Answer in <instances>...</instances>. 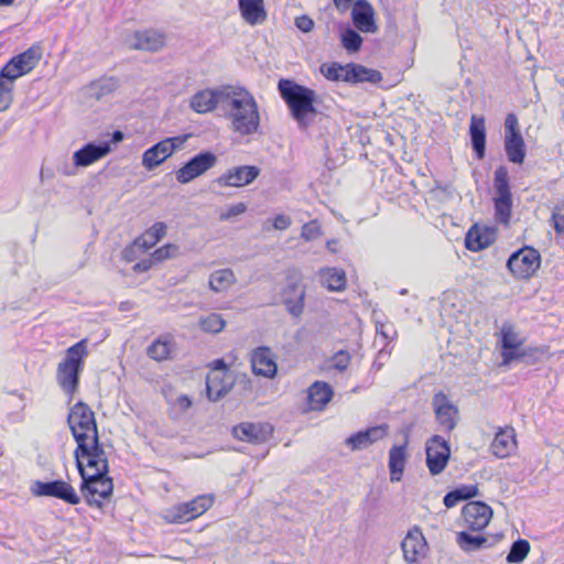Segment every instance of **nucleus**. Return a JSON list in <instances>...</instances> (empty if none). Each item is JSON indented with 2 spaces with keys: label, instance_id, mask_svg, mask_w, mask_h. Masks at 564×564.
Returning a JSON list of instances; mask_svg holds the SVG:
<instances>
[{
  "label": "nucleus",
  "instance_id": "f257e3e1",
  "mask_svg": "<svg viewBox=\"0 0 564 564\" xmlns=\"http://www.w3.org/2000/svg\"><path fill=\"white\" fill-rule=\"evenodd\" d=\"M278 89L297 127L306 130L317 113L315 90L285 78L279 80Z\"/></svg>",
  "mask_w": 564,
  "mask_h": 564
},
{
  "label": "nucleus",
  "instance_id": "f03ea898",
  "mask_svg": "<svg viewBox=\"0 0 564 564\" xmlns=\"http://www.w3.org/2000/svg\"><path fill=\"white\" fill-rule=\"evenodd\" d=\"M87 355V340L82 339L66 350L64 360L58 364L56 379L65 393L73 395L77 391Z\"/></svg>",
  "mask_w": 564,
  "mask_h": 564
},
{
  "label": "nucleus",
  "instance_id": "7ed1b4c3",
  "mask_svg": "<svg viewBox=\"0 0 564 564\" xmlns=\"http://www.w3.org/2000/svg\"><path fill=\"white\" fill-rule=\"evenodd\" d=\"M77 447L74 452L76 467L79 466L94 468V473H109V463L102 444L98 435H93L91 440L84 441L83 436L75 435Z\"/></svg>",
  "mask_w": 564,
  "mask_h": 564
},
{
  "label": "nucleus",
  "instance_id": "20e7f679",
  "mask_svg": "<svg viewBox=\"0 0 564 564\" xmlns=\"http://www.w3.org/2000/svg\"><path fill=\"white\" fill-rule=\"evenodd\" d=\"M79 475L82 478L80 492L87 505L100 509L104 505L101 499H107L112 495V478L108 476V473L89 474L82 466H79Z\"/></svg>",
  "mask_w": 564,
  "mask_h": 564
},
{
  "label": "nucleus",
  "instance_id": "39448f33",
  "mask_svg": "<svg viewBox=\"0 0 564 564\" xmlns=\"http://www.w3.org/2000/svg\"><path fill=\"white\" fill-rule=\"evenodd\" d=\"M245 100L241 107L235 108L229 116L231 118V128L240 135H250L258 131L260 126V115L257 102L251 94H245Z\"/></svg>",
  "mask_w": 564,
  "mask_h": 564
},
{
  "label": "nucleus",
  "instance_id": "423d86ee",
  "mask_svg": "<svg viewBox=\"0 0 564 564\" xmlns=\"http://www.w3.org/2000/svg\"><path fill=\"white\" fill-rule=\"evenodd\" d=\"M494 186L496 197L494 198L496 218L499 223L507 225L512 213V194L509 184V172L503 165L495 171Z\"/></svg>",
  "mask_w": 564,
  "mask_h": 564
},
{
  "label": "nucleus",
  "instance_id": "0eeeda50",
  "mask_svg": "<svg viewBox=\"0 0 564 564\" xmlns=\"http://www.w3.org/2000/svg\"><path fill=\"white\" fill-rule=\"evenodd\" d=\"M541 264V256L538 250L532 247H523L509 257L507 268L510 272L521 280L530 279Z\"/></svg>",
  "mask_w": 564,
  "mask_h": 564
},
{
  "label": "nucleus",
  "instance_id": "6e6552de",
  "mask_svg": "<svg viewBox=\"0 0 564 564\" xmlns=\"http://www.w3.org/2000/svg\"><path fill=\"white\" fill-rule=\"evenodd\" d=\"M217 162L218 158L215 153L202 151L175 171V178L180 184H187L212 170Z\"/></svg>",
  "mask_w": 564,
  "mask_h": 564
},
{
  "label": "nucleus",
  "instance_id": "1a4fd4ad",
  "mask_svg": "<svg viewBox=\"0 0 564 564\" xmlns=\"http://www.w3.org/2000/svg\"><path fill=\"white\" fill-rule=\"evenodd\" d=\"M67 423L74 437L75 435H80L84 441H87L89 440V432H93V435H98L95 414L84 402L79 401L72 406L67 416Z\"/></svg>",
  "mask_w": 564,
  "mask_h": 564
},
{
  "label": "nucleus",
  "instance_id": "9d476101",
  "mask_svg": "<svg viewBox=\"0 0 564 564\" xmlns=\"http://www.w3.org/2000/svg\"><path fill=\"white\" fill-rule=\"evenodd\" d=\"M214 503L213 495H202L188 502L180 503L167 511L165 518L173 523L188 522L205 513Z\"/></svg>",
  "mask_w": 564,
  "mask_h": 564
},
{
  "label": "nucleus",
  "instance_id": "9b49d317",
  "mask_svg": "<svg viewBox=\"0 0 564 564\" xmlns=\"http://www.w3.org/2000/svg\"><path fill=\"white\" fill-rule=\"evenodd\" d=\"M500 335L502 359L505 364H509L512 360H520L525 359L527 357H533L535 354L540 352V350L536 348L520 349L522 340L520 339L519 335L514 332V326L509 322L502 324Z\"/></svg>",
  "mask_w": 564,
  "mask_h": 564
},
{
  "label": "nucleus",
  "instance_id": "f8f14e48",
  "mask_svg": "<svg viewBox=\"0 0 564 564\" xmlns=\"http://www.w3.org/2000/svg\"><path fill=\"white\" fill-rule=\"evenodd\" d=\"M31 491L36 497H53L73 506L80 502V497L76 494L74 487L62 479L52 481L35 480L32 482Z\"/></svg>",
  "mask_w": 564,
  "mask_h": 564
},
{
  "label": "nucleus",
  "instance_id": "ddd939ff",
  "mask_svg": "<svg viewBox=\"0 0 564 564\" xmlns=\"http://www.w3.org/2000/svg\"><path fill=\"white\" fill-rule=\"evenodd\" d=\"M426 466L432 476L440 475L451 457L448 442L441 435H433L425 443Z\"/></svg>",
  "mask_w": 564,
  "mask_h": 564
},
{
  "label": "nucleus",
  "instance_id": "4468645a",
  "mask_svg": "<svg viewBox=\"0 0 564 564\" xmlns=\"http://www.w3.org/2000/svg\"><path fill=\"white\" fill-rule=\"evenodd\" d=\"M187 139V135L166 138L148 150L142 155L143 166L151 171L162 164L178 149Z\"/></svg>",
  "mask_w": 564,
  "mask_h": 564
},
{
  "label": "nucleus",
  "instance_id": "2eb2a0df",
  "mask_svg": "<svg viewBox=\"0 0 564 564\" xmlns=\"http://www.w3.org/2000/svg\"><path fill=\"white\" fill-rule=\"evenodd\" d=\"M305 285L301 279L288 275L286 283L281 291L282 303L293 317H300L304 311Z\"/></svg>",
  "mask_w": 564,
  "mask_h": 564
},
{
  "label": "nucleus",
  "instance_id": "dca6fc26",
  "mask_svg": "<svg viewBox=\"0 0 564 564\" xmlns=\"http://www.w3.org/2000/svg\"><path fill=\"white\" fill-rule=\"evenodd\" d=\"M432 406L438 425L444 432L451 433L458 423V408L453 404L448 397L442 391L434 393Z\"/></svg>",
  "mask_w": 564,
  "mask_h": 564
},
{
  "label": "nucleus",
  "instance_id": "f3484780",
  "mask_svg": "<svg viewBox=\"0 0 564 564\" xmlns=\"http://www.w3.org/2000/svg\"><path fill=\"white\" fill-rule=\"evenodd\" d=\"M462 516L470 531H480L488 525L492 510L482 501H469L463 507Z\"/></svg>",
  "mask_w": 564,
  "mask_h": 564
},
{
  "label": "nucleus",
  "instance_id": "a211bd4d",
  "mask_svg": "<svg viewBox=\"0 0 564 564\" xmlns=\"http://www.w3.org/2000/svg\"><path fill=\"white\" fill-rule=\"evenodd\" d=\"M260 174V169L254 165H240L229 169L214 180L219 186L241 187L252 183Z\"/></svg>",
  "mask_w": 564,
  "mask_h": 564
},
{
  "label": "nucleus",
  "instance_id": "6ab92c4d",
  "mask_svg": "<svg viewBox=\"0 0 564 564\" xmlns=\"http://www.w3.org/2000/svg\"><path fill=\"white\" fill-rule=\"evenodd\" d=\"M235 376L231 371H210L206 378L207 398L216 402L224 398L232 388Z\"/></svg>",
  "mask_w": 564,
  "mask_h": 564
},
{
  "label": "nucleus",
  "instance_id": "aec40b11",
  "mask_svg": "<svg viewBox=\"0 0 564 564\" xmlns=\"http://www.w3.org/2000/svg\"><path fill=\"white\" fill-rule=\"evenodd\" d=\"M351 21L355 28L364 33H376L378 25L375 9L367 0H356L351 9Z\"/></svg>",
  "mask_w": 564,
  "mask_h": 564
},
{
  "label": "nucleus",
  "instance_id": "412c9836",
  "mask_svg": "<svg viewBox=\"0 0 564 564\" xmlns=\"http://www.w3.org/2000/svg\"><path fill=\"white\" fill-rule=\"evenodd\" d=\"M111 151L110 142H88L73 154V163L77 167H86L99 161Z\"/></svg>",
  "mask_w": 564,
  "mask_h": 564
},
{
  "label": "nucleus",
  "instance_id": "4be33fe9",
  "mask_svg": "<svg viewBox=\"0 0 564 564\" xmlns=\"http://www.w3.org/2000/svg\"><path fill=\"white\" fill-rule=\"evenodd\" d=\"M388 435V425L380 424L359 431L346 438L345 443L351 451H361Z\"/></svg>",
  "mask_w": 564,
  "mask_h": 564
},
{
  "label": "nucleus",
  "instance_id": "5701e85b",
  "mask_svg": "<svg viewBox=\"0 0 564 564\" xmlns=\"http://www.w3.org/2000/svg\"><path fill=\"white\" fill-rule=\"evenodd\" d=\"M271 432L272 427L270 424L251 422L240 423L232 429L235 438L254 444L265 442Z\"/></svg>",
  "mask_w": 564,
  "mask_h": 564
},
{
  "label": "nucleus",
  "instance_id": "b1692460",
  "mask_svg": "<svg viewBox=\"0 0 564 564\" xmlns=\"http://www.w3.org/2000/svg\"><path fill=\"white\" fill-rule=\"evenodd\" d=\"M426 541L419 528L410 530L401 543L404 560L412 564L425 554Z\"/></svg>",
  "mask_w": 564,
  "mask_h": 564
},
{
  "label": "nucleus",
  "instance_id": "393cba45",
  "mask_svg": "<svg viewBox=\"0 0 564 564\" xmlns=\"http://www.w3.org/2000/svg\"><path fill=\"white\" fill-rule=\"evenodd\" d=\"M251 365L253 372L264 378H273L278 371L273 355L268 347H258L253 350Z\"/></svg>",
  "mask_w": 564,
  "mask_h": 564
},
{
  "label": "nucleus",
  "instance_id": "a878e982",
  "mask_svg": "<svg viewBox=\"0 0 564 564\" xmlns=\"http://www.w3.org/2000/svg\"><path fill=\"white\" fill-rule=\"evenodd\" d=\"M517 447L516 432L512 427L499 429L491 442L490 449L496 457H508Z\"/></svg>",
  "mask_w": 564,
  "mask_h": 564
},
{
  "label": "nucleus",
  "instance_id": "bb28decb",
  "mask_svg": "<svg viewBox=\"0 0 564 564\" xmlns=\"http://www.w3.org/2000/svg\"><path fill=\"white\" fill-rule=\"evenodd\" d=\"M496 239V232L491 228H479L474 225L465 237V246L470 251H480L489 247Z\"/></svg>",
  "mask_w": 564,
  "mask_h": 564
},
{
  "label": "nucleus",
  "instance_id": "cd10ccee",
  "mask_svg": "<svg viewBox=\"0 0 564 564\" xmlns=\"http://www.w3.org/2000/svg\"><path fill=\"white\" fill-rule=\"evenodd\" d=\"M469 135L471 148L477 159H484L486 154V124L484 117L471 116Z\"/></svg>",
  "mask_w": 564,
  "mask_h": 564
},
{
  "label": "nucleus",
  "instance_id": "c85d7f7f",
  "mask_svg": "<svg viewBox=\"0 0 564 564\" xmlns=\"http://www.w3.org/2000/svg\"><path fill=\"white\" fill-rule=\"evenodd\" d=\"M334 390L330 384L324 381H315L307 390L310 408L313 411H321L332 400Z\"/></svg>",
  "mask_w": 564,
  "mask_h": 564
},
{
  "label": "nucleus",
  "instance_id": "c756f323",
  "mask_svg": "<svg viewBox=\"0 0 564 564\" xmlns=\"http://www.w3.org/2000/svg\"><path fill=\"white\" fill-rule=\"evenodd\" d=\"M382 80V74L361 64L349 63L345 75V82L350 84L371 83L378 84Z\"/></svg>",
  "mask_w": 564,
  "mask_h": 564
},
{
  "label": "nucleus",
  "instance_id": "7c9ffc66",
  "mask_svg": "<svg viewBox=\"0 0 564 564\" xmlns=\"http://www.w3.org/2000/svg\"><path fill=\"white\" fill-rule=\"evenodd\" d=\"M245 94H250L243 88H232L225 87L221 89L215 90V100L216 107L220 106L223 108L229 109L231 112L235 108L241 107L242 101L245 100Z\"/></svg>",
  "mask_w": 564,
  "mask_h": 564
},
{
  "label": "nucleus",
  "instance_id": "2f4dec72",
  "mask_svg": "<svg viewBox=\"0 0 564 564\" xmlns=\"http://www.w3.org/2000/svg\"><path fill=\"white\" fill-rule=\"evenodd\" d=\"M165 44L162 33L154 30L138 31L134 33L133 47L135 50L156 52Z\"/></svg>",
  "mask_w": 564,
  "mask_h": 564
},
{
  "label": "nucleus",
  "instance_id": "473e14b6",
  "mask_svg": "<svg viewBox=\"0 0 564 564\" xmlns=\"http://www.w3.org/2000/svg\"><path fill=\"white\" fill-rule=\"evenodd\" d=\"M241 17L251 25H257L267 19L263 0H238Z\"/></svg>",
  "mask_w": 564,
  "mask_h": 564
},
{
  "label": "nucleus",
  "instance_id": "72a5a7b5",
  "mask_svg": "<svg viewBox=\"0 0 564 564\" xmlns=\"http://www.w3.org/2000/svg\"><path fill=\"white\" fill-rule=\"evenodd\" d=\"M406 444L394 445L389 452V470L392 482L401 480L406 462Z\"/></svg>",
  "mask_w": 564,
  "mask_h": 564
},
{
  "label": "nucleus",
  "instance_id": "f704fd0d",
  "mask_svg": "<svg viewBox=\"0 0 564 564\" xmlns=\"http://www.w3.org/2000/svg\"><path fill=\"white\" fill-rule=\"evenodd\" d=\"M505 152L509 162L513 164H522L524 162L527 150L523 137L519 135H505Z\"/></svg>",
  "mask_w": 564,
  "mask_h": 564
},
{
  "label": "nucleus",
  "instance_id": "c9c22d12",
  "mask_svg": "<svg viewBox=\"0 0 564 564\" xmlns=\"http://www.w3.org/2000/svg\"><path fill=\"white\" fill-rule=\"evenodd\" d=\"M166 225L162 221L153 224L143 235L134 239V246H140L141 251L151 249L166 235Z\"/></svg>",
  "mask_w": 564,
  "mask_h": 564
},
{
  "label": "nucleus",
  "instance_id": "e433bc0d",
  "mask_svg": "<svg viewBox=\"0 0 564 564\" xmlns=\"http://www.w3.org/2000/svg\"><path fill=\"white\" fill-rule=\"evenodd\" d=\"M456 543L464 552L470 553L491 546L488 538L482 534L473 535L466 531H460L456 535Z\"/></svg>",
  "mask_w": 564,
  "mask_h": 564
},
{
  "label": "nucleus",
  "instance_id": "4c0bfd02",
  "mask_svg": "<svg viewBox=\"0 0 564 564\" xmlns=\"http://www.w3.org/2000/svg\"><path fill=\"white\" fill-rule=\"evenodd\" d=\"M478 495L479 490L477 485H462L448 491L445 495L443 502L446 508H453L457 503L477 497Z\"/></svg>",
  "mask_w": 564,
  "mask_h": 564
},
{
  "label": "nucleus",
  "instance_id": "58836bf2",
  "mask_svg": "<svg viewBox=\"0 0 564 564\" xmlns=\"http://www.w3.org/2000/svg\"><path fill=\"white\" fill-rule=\"evenodd\" d=\"M323 285L329 291H343L346 288L345 271L337 268H325L319 271Z\"/></svg>",
  "mask_w": 564,
  "mask_h": 564
},
{
  "label": "nucleus",
  "instance_id": "ea45409f",
  "mask_svg": "<svg viewBox=\"0 0 564 564\" xmlns=\"http://www.w3.org/2000/svg\"><path fill=\"white\" fill-rule=\"evenodd\" d=\"M235 282L236 276L231 269L216 270L209 276V288L216 293L227 291Z\"/></svg>",
  "mask_w": 564,
  "mask_h": 564
},
{
  "label": "nucleus",
  "instance_id": "a19ab883",
  "mask_svg": "<svg viewBox=\"0 0 564 564\" xmlns=\"http://www.w3.org/2000/svg\"><path fill=\"white\" fill-rule=\"evenodd\" d=\"M118 79L115 77H104L90 84L88 95L96 100L113 93L118 88Z\"/></svg>",
  "mask_w": 564,
  "mask_h": 564
},
{
  "label": "nucleus",
  "instance_id": "79ce46f5",
  "mask_svg": "<svg viewBox=\"0 0 564 564\" xmlns=\"http://www.w3.org/2000/svg\"><path fill=\"white\" fill-rule=\"evenodd\" d=\"M215 98V90L198 91L191 99V108L198 113L212 111L216 108Z\"/></svg>",
  "mask_w": 564,
  "mask_h": 564
},
{
  "label": "nucleus",
  "instance_id": "37998d69",
  "mask_svg": "<svg viewBox=\"0 0 564 564\" xmlns=\"http://www.w3.org/2000/svg\"><path fill=\"white\" fill-rule=\"evenodd\" d=\"M41 57V47L33 45L13 58L20 66V69H22L24 74H28L37 65Z\"/></svg>",
  "mask_w": 564,
  "mask_h": 564
},
{
  "label": "nucleus",
  "instance_id": "c03bdc74",
  "mask_svg": "<svg viewBox=\"0 0 564 564\" xmlns=\"http://www.w3.org/2000/svg\"><path fill=\"white\" fill-rule=\"evenodd\" d=\"M530 543L529 541L524 540V539H518L517 541H514L512 544H511V547H510V551L506 557V561L510 564H518V563H522L529 552H530Z\"/></svg>",
  "mask_w": 564,
  "mask_h": 564
},
{
  "label": "nucleus",
  "instance_id": "a18cd8bd",
  "mask_svg": "<svg viewBox=\"0 0 564 564\" xmlns=\"http://www.w3.org/2000/svg\"><path fill=\"white\" fill-rule=\"evenodd\" d=\"M343 47L349 53H356L362 45L361 35L350 26H347L340 34Z\"/></svg>",
  "mask_w": 564,
  "mask_h": 564
},
{
  "label": "nucleus",
  "instance_id": "49530a36",
  "mask_svg": "<svg viewBox=\"0 0 564 564\" xmlns=\"http://www.w3.org/2000/svg\"><path fill=\"white\" fill-rule=\"evenodd\" d=\"M171 352V346L169 340L162 338L155 339L147 350L148 356L156 361L166 360Z\"/></svg>",
  "mask_w": 564,
  "mask_h": 564
},
{
  "label": "nucleus",
  "instance_id": "de8ad7c7",
  "mask_svg": "<svg viewBox=\"0 0 564 564\" xmlns=\"http://www.w3.org/2000/svg\"><path fill=\"white\" fill-rule=\"evenodd\" d=\"M347 69L348 64L343 66L338 63L323 64L319 68L321 73L325 76V78L332 82H345V75Z\"/></svg>",
  "mask_w": 564,
  "mask_h": 564
},
{
  "label": "nucleus",
  "instance_id": "09e8293b",
  "mask_svg": "<svg viewBox=\"0 0 564 564\" xmlns=\"http://www.w3.org/2000/svg\"><path fill=\"white\" fill-rule=\"evenodd\" d=\"M226 321L220 314L210 313L206 317L200 318V327L206 333L217 334L224 329Z\"/></svg>",
  "mask_w": 564,
  "mask_h": 564
},
{
  "label": "nucleus",
  "instance_id": "8fccbe9b",
  "mask_svg": "<svg viewBox=\"0 0 564 564\" xmlns=\"http://www.w3.org/2000/svg\"><path fill=\"white\" fill-rule=\"evenodd\" d=\"M25 75L12 57L0 70V77L13 84V82Z\"/></svg>",
  "mask_w": 564,
  "mask_h": 564
},
{
  "label": "nucleus",
  "instance_id": "3c124183",
  "mask_svg": "<svg viewBox=\"0 0 564 564\" xmlns=\"http://www.w3.org/2000/svg\"><path fill=\"white\" fill-rule=\"evenodd\" d=\"M13 84L0 77V111L7 110L13 100Z\"/></svg>",
  "mask_w": 564,
  "mask_h": 564
},
{
  "label": "nucleus",
  "instance_id": "603ef678",
  "mask_svg": "<svg viewBox=\"0 0 564 564\" xmlns=\"http://www.w3.org/2000/svg\"><path fill=\"white\" fill-rule=\"evenodd\" d=\"M552 221L557 234L564 236V200L558 202L552 210Z\"/></svg>",
  "mask_w": 564,
  "mask_h": 564
},
{
  "label": "nucleus",
  "instance_id": "864d4df0",
  "mask_svg": "<svg viewBox=\"0 0 564 564\" xmlns=\"http://www.w3.org/2000/svg\"><path fill=\"white\" fill-rule=\"evenodd\" d=\"M178 252V247L172 243H167L159 249H156L152 253V260L154 262H161L163 260H166L169 258L175 257Z\"/></svg>",
  "mask_w": 564,
  "mask_h": 564
},
{
  "label": "nucleus",
  "instance_id": "5fc2aeb1",
  "mask_svg": "<svg viewBox=\"0 0 564 564\" xmlns=\"http://www.w3.org/2000/svg\"><path fill=\"white\" fill-rule=\"evenodd\" d=\"M321 234V226L316 220H312L303 225L301 237L306 241H312L317 239Z\"/></svg>",
  "mask_w": 564,
  "mask_h": 564
},
{
  "label": "nucleus",
  "instance_id": "6e6d98bb",
  "mask_svg": "<svg viewBox=\"0 0 564 564\" xmlns=\"http://www.w3.org/2000/svg\"><path fill=\"white\" fill-rule=\"evenodd\" d=\"M247 210V205L245 203H237L227 208L226 212H221L219 215V220L225 221L229 220L232 217L239 216Z\"/></svg>",
  "mask_w": 564,
  "mask_h": 564
},
{
  "label": "nucleus",
  "instance_id": "4d7b16f0",
  "mask_svg": "<svg viewBox=\"0 0 564 564\" xmlns=\"http://www.w3.org/2000/svg\"><path fill=\"white\" fill-rule=\"evenodd\" d=\"M519 121L514 113H508L505 120V135H519Z\"/></svg>",
  "mask_w": 564,
  "mask_h": 564
},
{
  "label": "nucleus",
  "instance_id": "13d9d810",
  "mask_svg": "<svg viewBox=\"0 0 564 564\" xmlns=\"http://www.w3.org/2000/svg\"><path fill=\"white\" fill-rule=\"evenodd\" d=\"M350 362V355L345 350H339L334 356V368L344 371Z\"/></svg>",
  "mask_w": 564,
  "mask_h": 564
},
{
  "label": "nucleus",
  "instance_id": "bf43d9fd",
  "mask_svg": "<svg viewBox=\"0 0 564 564\" xmlns=\"http://www.w3.org/2000/svg\"><path fill=\"white\" fill-rule=\"evenodd\" d=\"M314 21L307 14L300 15L295 19V26L304 33H308L314 29Z\"/></svg>",
  "mask_w": 564,
  "mask_h": 564
},
{
  "label": "nucleus",
  "instance_id": "052dcab7",
  "mask_svg": "<svg viewBox=\"0 0 564 564\" xmlns=\"http://www.w3.org/2000/svg\"><path fill=\"white\" fill-rule=\"evenodd\" d=\"M291 218L285 215H278L273 220V227L278 230H285L291 226Z\"/></svg>",
  "mask_w": 564,
  "mask_h": 564
},
{
  "label": "nucleus",
  "instance_id": "680f3d73",
  "mask_svg": "<svg viewBox=\"0 0 564 564\" xmlns=\"http://www.w3.org/2000/svg\"><path fill=\"white\" fill-rule=\"evenodd\" d=\"M135 248L140 249V246H134V242L122 250V258L127 262H132L135 259Z\"/></svg>",
  "mask_w": 564,
  "mask_h": 564
},
{
  "label": "nucleus",
  "instance_id": "e2e57ef3",
  "mask_svg": "<svg viewBox=\"0 0 564 564\" xmlns=\"http://www.w3.org/2000/svg\"><path fill=\"white\" fill-rule=\"evenodd\" d=\"M152 262H153L152 258L150 260H142L140 262H137L133 265V271L134 272H145L151 268Z\"/></svg>",
  "mask_w": 564,
  "mask_h": 564
},
{
  "label": "nucleus",
  "instance_id": "0e129e2a",
  "mask_svg": "<svg viewBox=\"0 0 564 564\" xmlns=\"http://www.w3.org/2000/svg\"><path fill=\"white\" fill-rule=\"evenodd\" d=\"M210 371H230L224 359H216L212 364Z\"/></svg>",
  "mask_w": 564,
  "mask_h": 564
},
{
  "label": "nucleus",
  "instance_id": "69168bd1",
  "mask_svg": "<svg viewBox=\"0 0 564 564\" xmlns=\"http://www.w3.org/2000/svg\"><path fill=\"white\" fill-rule=\"evenodd\" d=\"M182 410H187L192 405V400L187 395H180L176 400Z\"/></svg>",
  "mask_w": 564,
  "mask_h": 564
},
{
  "label": "nucleus",
  "instance_id": "338daca9",
  "mask_svg": "<svg viewBox=\"0 0 564 564\" xmlns=\"http://www.w3.org/2000/svg\"><path fill=\"white\" fill-rule=\"evenodd\" d=\"M123 140V133L120 130H116L112 133V142L118 143Z\"/></svg>",
  "mask_w": 564,
  "mask_h": 564
},
{
  "label": "nucleus",
  "instance_id": "774afa93",
  "mask_svg": "<svg viewBox=\"0 0 564 564\" xmlns=\"http://www.w3.org/2000/svg\"><path fill=\"white\" fill-rule=\"evenodd\" d=\"M350 2L351 0H334V3L336 4L337 8H339L340 6H344V8H346Z\"/></svg>",
  "mask_w": 564,
  "mask_h": 564
}]
</instances>
